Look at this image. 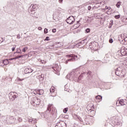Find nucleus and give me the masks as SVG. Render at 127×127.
I'll list each match as a JSON object with an SVG mask.
<instances>
[{
    "label": "nucleus",
    "mask_w": 127,
    "mask_h": 127,
    "mask_svg": "<svg viewBox=\"0 0 127 127\" xmlns=\"http://www.w3.org/2000/svg\"><path fill=\"white\" fill-rule=\"evenodd\" d=\"M66 78L70 81H74V82H79V80H81V75L78 77V73L76 71H71L70 73H68Z\"/></svg>",
    "instance_id": "nucleus-1"
},
{
    "label": "nucleus",
    "mask_w": 127,
    "mask_h": 127,
    "mask_svg": "<svg viewBox=\"0 0 127 127\" xmlns=\"http://www.w3.org/2000/svg\"><path fill=\"white\" fill-rule=\"evenodd\" d=\"M47 112H49L51 114V115H52V116H53V115H54V114H55L57 111H56V108H55L53 104H49L46 113H47Z\"/></svg>",
    "instance_id": "nucleus-2"
},
{
    "label": "nucleus",
    "mask_w": 127,
    "mask_h": 127,
    "mask_svg": "<svg viewBox=\"0 0 127 127\" xmlns=\"http://www.w3.org/2000/svg\"><path fill=\"white\" fill-rule=\"evenodd\" d=\"M31 105L34 107H37L40 105V99H38L37 97H34L31 102Z\"/></svg>",
    "instance_id": "nucleus-3"
},
{
    "label": "nucleus",
    "mask_w": 127,
    "mask_h": 127,
    "mask_svg": "<svg viewBox=\"0 0 127 127\" xmlns=\"http://www.w3.org/2000/svg\"><path fill=\"white\" fill-rule=\"evenodd\" d=\"M66 56V57H68V58H70V57L71 58V59L66 61V64L68 63V61H74V60H77V58H78V56L75 55H67Z\"/></svg>",
    "instance_id": "nucleus-4"
},
{
    "label": "nucleus",
    "mask_w": 127,
    "mask_h": 127,
    "mask_svg": "<svg viewBox=\"0 0 127 127\" xmlns=\"http://www.w3.org/2000/svg\"><path fill=\"white\" fill-rule=\"evenodd\" d=\"M8 96L11 101H14L15 99L17 98V95H16V93L14 92H11L9 93Z\"/></svg>",
    "instance_id": "nucleus-5"
},
{
    "label": "nucleus",
    "mask_w": 127,
    "mask_h": 127,
    "mask_svg": "<svg viewBox=\"0 0 127 127\" xmlns=\"http://www.w3.org/2000/svg\"><path fill=\"white\" fill-rule=\"evenodd\" d=\"M68 24H73L75 22V18L73 16H70L66 20Z\"/></svg>",
    "instance_id": "nucleus-6"
},
{
    "label": "nucleus",
    "mask_w": 127,
    "mask_h": 127,
    "mask_svg": "<svg viewBox=\"0 0 127 127\" xmlns=\"http://www.w3.org/2000/svg\"><path fill=\"white\" fill-rule=\"evenodd\" d=\"M7 119L10 124H17V122L15 121L16 119L13 116H9Z\"/></svg>",
    "instance_id": "nucleus-7"
},
{
    "label": "nucleus",
    "mask_w": 127,
    "mask_h": 127,
    "mask_svg": "<svg viewBox=\"0 0 127 127\" xmlns=\"http://www.w3.org/2000/svg\"><path fill=\"white\" fill-rule=\"evenodd\" d=\"M121 53L122 56H127V49L126 48H122Z\"/></svg>",
    "instance_id": "nucleus-8"
},
{
    "label": "nucleus",
    "mask_w": 127,
    "mask_h": 127,
    "mask_svg": "<svg viewBox=\"0 0 127 127\" xmlns=\"http://www.w3.org/2000/svg\"><path fill=\"white\" fill-rule=\"evenodd\" d=\"M98 46V43L95 41L91 42L89 44L90 48H96Z\"/></svg>",
    "instance_id": "nucleus-9"
},
{
    "label": "nucleus",
    "mask_w": 127,
    "mask_h": 127,
    "mask_svg": "<svg viewBox=\"0 0 127 127\" xmlns=\"http://www.w3.org/2000/svg\"><path fill=\"white\" fill-rule=\"evenodd\" d=\"M52 69H53V70H54V71L56 72V73H58V72H60V67H59L58 66V64H56V66H53L52 67Z\"/></svg>",
    "instance_id": "nucleus-10"
},
{
    "label": "nucleus",
    "mask_w": 127,
    "mask_h": 127,
    "mask_svg": "<svg viewBox=\"0 0 127 127\" xmlns=\"http://www.w3.org/2000/svg\"><path fill=\"white\" fill-rule=\"evenodd\" d=\"M119 41L121 44H127V37L124 39H120Z\"/></svg>",
    "instance_id": "nucleus-11"
},
{
    "label": "nucleus",
    "mask_w": 127,
    "mask_h": 127,
    "mask_svg": "<svg viewBox=\"0 0 127 127\" xmlns=\"http://www.w3.org/2000/svg\"><path fill=\"white\" fill-rule=\"evenodd\" d=\"M33 72V70H32L31 68H26L24 72L25 74H29V73H32Z\"/></svg>",
    "instance_id": "nucleus-12"
},
{
    "label": "nucleus",
    "mask_w": 127,
    "mask_h": 127,
    "mask_svg": "<svg viewBox=\"0 0 127 127\" xmlns=\"http://www.w3.org/2000/svg\"><path fill=\"white\" fill-rule=\"evenodd\" d=\"M85 44V40H82L79 42H78L76 45V47H80V46H81V45H84Z\"/></svg>",
    "instance_id": "nucleus-13"
},
{
    "label": "nucleus",
    "mask_w": 127,
    "mask_h": 127,
    "mask_svg": "<svg viewBox=\"0 0 127 127\" xmlns=\"http://www.w3.org/2000/svg\"><path fill=\"white\" fill-rule=\"evenodd\" d=\"M31 10H36V7H37V5L36 4H35V5H33V4H32L31 5Z\"/></svg>",
    "instance_id": "nucleus-14"
},
{
    "label": "nucleus",
    "mask_w": 127,
    "mask_h": 127,
    "mask_svg": "<svg viewBox=\"0 0 127 127\" xmlns=\"http://www.w3.org/2000/svg\"><path fill=\"white\" fill-rule=\"evenodd\" d=\"M37 91L38 92V95H43L44 94V90L42 89H38Z\"/></svg>",
    "instance_id": "nucleus-15"
},
{
    "label": "nucleus",
    "mask_w": 127,
    "mask_h": 127,
    "mask_svg": "<svg viewBox=\"0 0 127 127\" xmlns=\"http://www.w3.org/2000/svg\"><path fill=\"white\" fill-rule=\"evenodd\" d=\"M2 63L4 65H7L8 64V60H4L2 61Z\"/></svg>",
    "instance_id": "nucleus-16"
},
{
    "label": "nucleus",
    "mask_w": 127,
    "mask_h": 127,
    "mask_svg": "<svg viewBox=\"0 0 127 127\" xmlns=\"http://www.w3.org/2000/svg\"><path fill=\"white\" fill-rule=\"evenodd\" d=\"M121 73H122V71H119V70H116L115 74L117 76H121Z\"/></svg>",
    "instance_id": "nucleus-17"
},
{
    "label": "nucleus",
    "mask_w": 127,
    "mask_h": 127,
    "mask_svg": "<svg viewBox=\"0 0 127 127\" xmlns=\"http://www.w3.org/2000/svg\"><path fill=\"white\" fill-rule=\"evenodd\" d=\"M90 119L89 118H87V117H86V118H85L84 119V122H85V124L86 125H89V121Z\"/></svg>",
    "instance_id": "nucleus-18"
},
{
    "label": "nucleus",
    "mask_w": 127,
    "mask_h": 127,
    "mask_svg": "<svg viewBox=\"0 0 127 127\" xmlns=\"http://www.w3.org/2000/svg\"><path fill=\"white\" fill-rule=\"evenodd\" d=\"M61 127H67V125L65 122H62V123H61Z\"/></svg>",
    "instance_id": "nucleus-19"
},
{
    "label": "nucleus",
    "mask_w": 127,
    "mask_h": 127,
    "mask_svg": "<svg viewBox=\"0 0 127 127\" xmlns=\"http://www.w3.org/2000/svg\"><path fill=\"white\" fill-rule=\"evenodd\" d=\"M119 103L121 106H125V103H124V100H123V101L120 100L119 101Z\"/></svg>",
    "instance_id": "nucleus-20"
},
{
    "label": "nucleus",
    "mask_w": 127,
    "mask_h": 127,
    "mask_svg": "<svg viewBox=\"0 0 127 127\" xmlns=\"http://www.w3.org/2000/svg\"><path fill=\"white\" fill-rule=\"evenodd\" d=\"M35 11L36 10H32L31 9H29V12H30V13H31V14H35Z\"/></svg>",
    "instance_id": "nucleus-21"
},
{
    "label": "nucleus",
    "mask_w": 127,
    "mask_h": 127,
    "mask_svg": "<svg viewBox=\"0 0 127 127\" xmlns=\"http://www.w3.org/2000/svg\"><path fill=\"white\" fill-rule=\"evenodd\" d=\"M121 3H122V2L121 1H118L117 3L116 4V7H118V8H120L121 6Z\"/></svg>",
    "instance_id": "nucleus-22"
},
{
    "label": "nucleus",
    "mask_w": 127,
    "mask_h": 127,
    "mask_svg": "<svg viewBox=\"0 0 127 127\" xmlns=\"http://www.w3.org/2000/svg\"><path fill=\"white\" fill-rule=\"evenodd\" d=\"M96 99H97V100H102V99H103V97L101 95H98L96 97Z\"/></svg>",
    "instance_id": "nucleus-23"
},
{
    "label": "nucleus",
    "mask_w": 127,
    "mask_h": 127,
    "mask_svg": "<svg viewBox=\"0 0 127 127\" xmlns=\"http://www.w3.org/2000/svg\"><path fill=\"white\" fill-rule=\"evenodd\" d=\"M55 91V87H52L50 89V92L54 93Z\"/></svg>",
    "instance_id": "nucleus-24"
},
{
    "label": "nucleus",
    "mask_w": 127,
    "mask_h": 127,
    "mask_svg": "<svg viewBox=\"0 0 127 127\" xmlns=\"http://www.w3.org/2000/svg\"><path fill=\"white\" fill-rule=\"evenodd\" d=\"M17 53L19 54H21V53H22V52H21V50H20V49H18L16 51Z\"/></svg>",
    "instance_id": "nucleus-25"
},
{
    "label": "nucleus",
    "mask_w": 127,
    "mask_h": 127,
    "mask_svg": "<svg viewBox=\"0 0 127 127\" xmlns=\"http://www.w3.org/2000/svg\"><path fill=\"white\" fill-rule=\"evenodd\" d=\"M23 57V56L21 55V56H17L15 58H14V60H16V59H18V58H21Z\"/></svg>",
    "instance_id": "nucleus-26"
},
{
    "label": "nucleus",
    "mask_w": 127,
    "mask_h": 127,
    "mask_svg": "<svg viewBox=\"0 0 127 127\" xmlns=\"http://www.w3.org/2000/svg\"><path fill=\"white\" fill-rule=\"evenodd\" d=\"M17 121H18L19 123H21V122H22V118L20 117H18Z\"/></svg>",
    "instance_id": "nucleus-27"
},
{
    "label": "nucleus",
    "mask_w": 127,
    "mask_h": 127,
    "mask_svg": "<svg viewBox=\"0 0 127 127\" xmlns=\"http://www.w3.org/2000/svg\"><path fill=\"white\" fill-rule=\"evenodd\" d=\"M121 17V15H116L115 16V18L116 19H119V18H120Z\"/></svg>",
    "instance_id": "nucleus-28"
},
{
    "label": "nucleus",
    "mask_w": 127,
    "mask_h": 127,
    "mask_svg": "<svg viewBox=\"0 0 127 127\" xmlns=\"http://www.w3.org/2000/svg\"><path fill=\"white\" fill-rule=\"evenodd\" d=\"M37 90H35L33 91V93L34 94V95H37L38 94V91H37Z\"/></svg>",
    "instance_id": "nucleus-29"
},
{
    "label": "nucleus",
    "mask_w": 127,
    "mask_h": 127,
    "mask_svg": "<svg viewBox=\"0 0 127 127\" xmlns=\"http://www.w3.org/2000/svg\"><path fill=\"white\" fill-rule=\"evenodd\" d=\"M105 57H106L107 58H110V57H111V54L108 53V54H106L105 55Z\"/></svg>",
    "instance_id": "nucleus-30"
},
{
    "label": "nucleus",
    "mask_w": 127,
    "mask_h": 127,
    "mask_svg": "<svg viewBox=\"0 0 127 127\" xmlns=\"http://www.w3.org/2000/svg\"><path fill=\"white\" fill-rule=\"evenodd\" d=\"M55 127H61V123H59L57 124V125L55 126Z\"/></svg>",
    "instance_id": "nucleus-31"
},
{
    "label": "nucleus",
    "mask_w": 127,
    "mask_h": 127,
    "mask_svg": "<svg viewBox=\"0 0 127 127\" xmlns=\"http://www.w3.org/2000/svg\"><path fill=\"white\" fill-rule=\"evenodd\" d=\"M67 112H68V108H64V114H66Z\"/></svg>",
    "instance_id": "nucleus-32"
},
{
    "label": "nucleus",
    "mask_w": 127,
    "mask_h": 127,
    "mask_svg": "<svg viewBox=\"0 0 127 127\" xmlns=\"http://www.w3.org/2000/svg\"><path fill=\"white\" fill-rule=\"evenodd\" d=\"M28 48L27 47L23 48V49L22 50V52H25L26 50H27Z\"/></svg>",
    "instance_id": "nucleus-33"
},
{
    "label": "nucleus",
    "mask_w": 127,
    "mask_h": 127,
    "mask_svg": "<svg viewBox=\"0 0 127 127\" xmlns=\"http://www.w3.org/2000/svg\"><path fill=\"white\" fill-rule=\"evenodd\" d=\"M44 32L45 34H46V33H48V29H47V28H45L44 29Z\"/></svg>",
    "instance_id": "nucleus-34"
},
{
    "label": "nucleus",
    "mask_w": 127,
    "mask_h": 127,
    "mask_svg": "<svg viewBox=\"0 0 127 127\" xmlns=\"http://www.w3.org/2000/svg\"><path fill=\"white\" fill-rule=\"evenodd\" d=\"M121 70H122V67L121 66H119L116 69V70L120 71V72H121Z\"/></svg>",
    "instance_id": "nucleus-35"
},
{
    "label": "nucleus",
    "mask_w": 127,
    "mask_h": 127,
    "mask_svg": "<svg viewBox=\"0 0 127 127\" xmlns=\"http://www.w3.org/2000/svg\"><path fill=\"white\" fill-rule=\"evenodd\" d=\"M85 31L87 33H89V32H90V31H91V30H90V28H87L85 30Z\"/></svg>",
    "instance_id": "nucleus-36"
},
{
    "label": "nucleus",
    "mask_w": 127,
    "mask_h": 127,
    "mask_svg": "<svg viewBox=\"0 0 127 127\" xmlns=\"http://www.w3.org/2000/svg\"><path fill=\"white\" fill-rule=\"evenodd\" d=\"M77 119L79 120V121H80V122H81V123H83V120H82V118L80 117V116H78L77 117Z\"/></svg>",
    "instance_id": "nucleus-37"
},
{
    "label": "nucleus",
    "mask_w": 127,
    "mask_h": 127,
    "mask_svg": "<svg viewBox=\"0 0 127 127\" xmlns=\"http://www.w3.org/2000/svg\"><path fill=\"white\" fill-rule=\"evenodd\" d=\"M32 124H33L34 125L36 124V119H33V122L32 123Z\"/></svg>",
    "instance_id": "nucleus-38"
},
{
    "label": "nucleus",
    "mask_w": 127,
    "mask_h": 127,
    "mask_svg": "<svg viewBox=\"0 0 127 127\" xmlns=\"http://www.w3.org/2000/svg\"><path fill=\"white\" fill-rule=\"evenodd\" d=\"M41 63H42V64H46V61L44 60H41Z\"/></svg>",
    "instance_id": "nucleus-39"
},
{
    "label": "nucleus",
    "mask_w": 127,
    "mask_h": 127,
    "mask_svg": "<svg viewBox=\"0 0 127 127\" xmlns=\"http://www.w3.org/2000/svg\"><path fill=\"white\" fill-rule=\"evenodd\" d=\"M89 4V2H86L84 3V4H83V6H87V5H88Z\"/></svg>",
    "instance_id": "nucleus-40"
},
{
    "label": "nucleus",
    "mask_w": 127,
    "mask_h": 127,
    "mask_svg": "<svg viewBox=\"0 0 127 127\" xmlns=\"http://www.w3.org/2000/svg\"><path fill=\"white\" fill-rule=\"evenodd\" d=\"M16 47V46H14L11 48L12 51H14V50H15Z\"/></svg>",
    "instance_id": "nucleus-41"
},
{
    "label": "nucleus",
    "mask_w": 127,
    "mask_h": 127,
    "mask_svg": "<svg viewBox=\"0 0 127 127\" xmlns=\"http://www.w3.org/2000/svg\"><path fill=\"white\" fill-rule=\"evenodd\" d=\"M28 122H29V123H33V119H29L28 120Z\"/></svg>",
    "instance_id": "nucleus-42"
},
{
    "label": "nucleus",
    "mask_w": 127,
    "mask_h": 127,
    "mask_svg": "<svg viewBox=\"0 0 127 127\" xmlns=\"http://www.w3.org/2000/svg\"><path fill=\"white\" fill-rule=\"evenodd\" d=\"M113 42H114V41H113V39L110 38V39H109V43H113Z\"/></svg>",
    "instance_id": "nucleus-43"
},
{
    "label": "nucleus",
    "mask_w": 127,
    "mask_h": 127,
    "mask_svg": "<svg viewBox=\"0 0 127 127\" xmlns=\"http://www.w3.org/2000/svg\"><path fill=\"white\" fill-rule=\"evenodd\" d=\"M3 42V39L2 38L0 37V43H1Z\"/></svg>",
    "instance_id": "nucleus-44"
},
{
    "label": "nucleus",
    "mask_w": 127,
    "mask_h": 127,
    "mask_svg": "<svg viewBox=\"0 0 127 127\" xmlns=\"http://www.w3.org/2000/svg\"><path fill=\"white\" fill-rule=\"evenodd\" d=\"M17 39H20V35L19 34L17 35Z\"/></svg>",
    "instance_id": "nucleus-45"
},
{
    "label": "nucleus",
    "mask_w": 127,
    "mask_h": 127,
    "mask_svg": "<svg viewBox=\"0 0 127 127\" xmlns=\"http://www.w3.org/2000/svg\"><path fill=\"white\" fill-rule=\"evenodd\" d=\"M48 40H49V37H46L45 41H48Z\"/></svg>",
    "instance_id": "nucleus-46"
},
{
    "label": "nucleus",
    "mask_w": 127,
    "mask_h": 127,
    "mask_svg": "<svg viewBox=\"0 0 127 127\" xmlns=\"http://www.w3.org/2000/svg\"><path fill=\"white\" fill-rule=\"evenodd\" d=\"M91 8H92V7L91 6H88V10H91Z\"/></svg>",
    "instance_id": "nucleus-47"
},
{
    "label": "nucleus",
    "mask_w": 127,
    "mask_h": 127,
    "mask_svg": "<svg viewBox=\"0 0 127 127\" xmlns=\"http://www.w3.org/2000/svg\"><path fill=\"white\" fill-rule=\"evenodd\" d=\"M121 39H125V38L124 37V35L122 34L120 36Z\"/></svg>",
    "instance_id": "nucleus-48"
},
{
    "label": "nucleus",
    "mask_w": 127,
    "mask_h": 127,
    "mask_svg": "<svg viewBox=\"0 0 127 127\" xmlns=\"http://www.w3.org/2000/svg\"><path fill=\"white\" fill-rule=\"evenodd\" d=\"M52 32H53L54 33H55V32H56V29H53L52 30Z\"/></svg>",
    "instance_id": "nucleus-49"
},
{
    "label": "nucleus",
    "mask_w": 127,
    "mask_h": 127,
    "mask_svg": "<svg viewBox=\"0 0 127 127\" xmlns=\"http://www.w3.org/2000/svg\"><path fill=\"white\" fill-rule=\"evenodd\" d=\"M106 9H109L110 10V9H111V7H108V6H106L105 7Z\"/></svg>",
    "instance_id": "nucleus-50"
},
{
    "label": "nucleus",
    "mask_w": 127,
    "mask_h": 127,
    "mask_svg": "<svg viewBox=\"0 0 127 127\" xmlns=\"http://www.w3.org/2000/svg\"><path fill=\"white\" fill-rule=\"evenodd\" d=\"M64 118H65V119H68V118H69V116H68V115H65V116H64Z\"/></svg>",
    "instance_id": "nucleus-51"
},
{
    "label": "nucleus",
    "mask_w": 127,
    "mask_h": 127,
    "mask_svg": "<svg viewBox=\"0 0 127 127\" xmlns=\"http://www.w3.org/2000/svg\"><path fill=\"white\" fill-rule=\"evenodd\" d=\"M38 29L39 30H42V28L41 27H39L38 28Z\"/></svg>",
    "instance_id": "nucleus-52"
},
{
    "label": "nucleus",
    "mask_w": 127,
    "mask_h": 127,
    "mask_svg": "<svg viewBox=\"0 0 127 127\" xmlns=\"http://www.w3.org/2000/svg\"><path fill=\"white\" fill-rule=\"evenodd\" d=\"M9 60L10 61H11V60H14V58H11V59H9Z\"/></svg>",
    "instance_id": "nucleus-53"
},
{
    "label": "nucleus",
    "mask_w": 127,
    "mask_h": 127,
    "mask_svg": "<svg viewBox=\"0 0 127 127\" xmlns=\"http://www.w3.org/2000/svg\"><path fill=\"white\" fill-rule=\"evenodd\" d=\"M59 2L62 3V2H63V0H59Z\"/></svg>",
    "instance_id": "nucleus-54"
},
{
    "label": "nucleus",
    "mask_w": 127,
    "mask_h": 127,
    "mask_svg": "<svg viewBox=\"0 0 127 127\" xmlns=\"http://www.w3.org/2000/svg\"><path fill=\"white\" fill-rule=\"evenodd\" d=\"M111 22H112V23H113V22H114V20H111Z\"/></svg>",
    "instance_id": "nucleus-55"
},
{
    "label": "nucleus",
    "mask_w": 127,
    "mask_h": 127,
    "mask_svg": "<svg viewBox=\"0 0 127 127\" xmlns=\"http://www.w3.org/2000/svg\"><path fill=\"white\" fill-rule=\"evenodd\" d=\"M18 80H19V81H22V80L20 79V78H19V79H18Z\"/></svg>",
    "instance_id": "nucleus-56"
},
{
    "label": "nucleus",
    "mask_w": 127,
    "mask_h": 127,
    "mask_svg": "<svg viewBox=\"0 0 127 127\" xmlns=\"http://www.w3.org/2000/svg\"><path fill=\"white\" fill-rule=\"evenodd\" d=\"M126 21L127 22V17L126 18Z\"/></svg>",
    "instance_id": "nucleus-57"
},
{
    "label": "nucleus",
    "mask_w": 127,
    "mask_h": 127,
    "mask_svg": "<svg viewBox=\"0 0 127 127\" xmlns=\"http://www.w3.org/2000/svg\"><path fill=\"white\" fill-rule=\"evenodd\" d=\"M88 22H90V21L89 20H87Z\"/></svg>",
    "instance_id": "nucleus-58"
},
{
    "label": "nucleus",
    "mask_w": 127,
    "mask_h": 127,
    "mask_svg": "<svg viewBox=\"0 0 127 127\" xmlns=\"http://www.w3.org/2000/svg\"><path fill=\"white\" fill-rule=\"evenodd\" d=\"M22 127H26V126H23Z\"/></svg>",
    "instance_id": "nucleus-59"
},
{
    "label": "nucleus",
    "mask_w": 127,
    "mask_h": 127,
    "mask_svg": "<svg viewBox=\"0 0 127 127\" xmlns=\"http://www.w3.org/2000/svg\"><path fill=\"white\" fill-rule=\"evenodd\" d=\"M95 6V7H97V6Z\"/></svg>",
    "instance_id": "nucleus-60"
},
{
    "label": "nucleus",
    "mask_w": 127,
    "mask_h": 127,
    "mask_svg": "<svg viewBox=\"0 0 127 127\" xmlns=\"http://www.w3.org/2000/svg\"><path fill=\"white\" fill-rule=\"evenodd\" d=\"M116 105H118V102H117Z\"/></svg>",
    "instance_id": "nucleus-61"
},
{
    "label": "nucleus",
    "mask_w": 127,
    "mask_h": 127,
    "mask_svg": "<svg viewBox=\"0 0 127 127\" xmlns=\"http://www.w3.org/2000/svg\"><path fill=\"white\" fill-rule=\"evenodd\" d=\"M75 25H77V24H75Z\"/></svg>",
    "instance_id": "nucleus-62"
},
{
    "label": "nucleus",
    "mask_w": 127,
    "mask_h": 127,
    "mask_svg": "<svg viewBox=\"0 0 127 127\" xmlns=\"http://www.w3.org/2000/svg\"><path fill=\"white\" fill-rule=\"evenodd\" d=\"M110 27H112V26H110Z\"/></svg>",
    "instance_id": "nucleus-63"
},
{
    "label": "nucleus",
    "mask_w": 127,
    "mask_h": 127,
    "mask_svg": "<svg viewBox=\"0 0 127 127\" xmlns=\"http://www.w3.org/2000/svg\"><path fill=\"white\" fill-rule=\"evenodd\" d=\"M77 22H79V21H77Z\"/></svg>",
    "instance_id": "nucleus-64"
}]
</instances>
